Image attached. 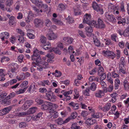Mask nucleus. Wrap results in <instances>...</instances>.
Masks as SVG:
<instances>
[{"label":"nucleus","mask_w":129,"mask_h":129,"mask_svg":"<svg viewBox=\"0 0 129 129\" xmlns=\"http://www.w3.org/2000/svg\"><path fill=\"white\" fill-rule=\"evenodd\" d=\"M31 2L38 7H41L42 8H47L48 6L46 4H43L41 0H30Z\"/></svg>","instance_id":"1"},{"label":"nucleus","mask_w":129,"mask_h":129,"mask_svg":"<svg viewBox=\"0 0 129 129\" xmlns=\"http://www.w3.org/2000/svg\"><path fill=\"white\" fill-rule=\"evenodd\" d=\"M105 27L106 25L102 20L100 18H98L95 28L102 29L104 28Z\"/></svg>","instance_id":"2"},{"label":"nucleus","mask_w":129,"mask_h":129,"mask_svg":"<svg viewBox=\"0 0 129 129\" xmlns=\"http://www.w3.org/2000/svg\"><path fill=\"white\" fill-rule=\"evenodd\" d=\"M105 15L106 19L110 22H112L113 23L116 22V19L112 14H109L107 12H106Z\"/></svg>","instance_id":"3"},{"label":"nucleus","mask_w":129,"mask_h":129,"mask_svg":"<svg viewBox=\"0 0 129 129\" xmlns=\"http://www.w3.org/2000/svg\"><path fill=\"white\" fill-rule=\"evenodd\" d=\"M46 99L50 102H54L56 101V96L52 93H46Z\"/></svg>","instance_id":"4"},{"label":"nucleus","mask_w":129,"mask_h":129,"mask_svg":"<svg viewBox=\"0 0 129 129\" xmlns=\"http://www.w3.org/2000/svg\"><path fill=\"white\" fill-rule=\"evenodd\" d=\"M102 52L105 54V56H109V58L112 59H113L116 56L115 54L112 51L104 50Z\"/></svg>","instance_id":"5"},{"label":"nucleus","mask_w":129,"mask_h":129,"mask_svg":"<svg viewBox=\"0 0 129 129\" xmlns=\"http://www.w3.org/2000/svg\"><path fill=\"white\" fill-rule=\"evenodd\" d=\"M13 106V105L10 106L6 107L2 109L1 112L2 115H4L8 113L12 109Z\"/></svg>","instance_id":"6"},{"label":"nucleus","mask_w":129,"mask_h":129,"mask_svg":"<svg viewBox=\"0 0 129 129\" xmlns=\"http://www.w3.org/2000/svg\"><path fill=\"white\" fill-rule=\"evenodd\" d=\"M111 104L110 103H108L105 105V106L103 107L100 106L99 107V109H101L104 112H106L108 111L110 109Z\"/></svg>","instance_id":"7"},{"label":"nucleus","mask_w":129,"mask_h":129,"mask_svg":"<svg viewBox=\"0 0 129 129\" xmlns=\"http://www.w3.org/2000/svg\"><path fill=\"white\" fill-rule=\"evenodd\" d=\"M34 23L36 27H41L43 24V22L40 19L36 18L34 20Z\"/></svg>","instance_id":"8"},{"label":"nucleus","mask_w":129,"mask_h":129,"mask_svg":"<svg viewBox=\"0 0 129 129\" xmlns=\"http://www.w3.org/2000/svg\"><path fill=\"white\" fill-rule=\"evenodd\" d=\"M91 16L90 14H86L84 16L83 22L87 24H89Z\"/></svg>","instance_id":"9"},{"label":"nucleus","mask_w":129,"mask_h":129,"mask_svg":"<svg viewBox=\"0 0 129 129\" xmlns=\"http://www.w3.org/2000/svg\"><path fill=\"white\" fill-rule=\"evenodd\" d=\"M86 34L88 37L91 36V33L93 31V29L91 27H87L85 28Z\"/></svg>","instance_id":"10"},{"label":"nucleus","mask_w":129,"mask_h":129,"mask_svg":"<svg viewBox=\"0 0 129 129\" xmlns=\"http://www.w3.org/2000/svg\"><path fill=\"white\" fill-rule=\"evenodd\" d=\"M49 113L51 114L49 115V117L51 118L52 119L56 118L58 117L57 113L54 111L53 110H51V111H49Z\"/></svg>","instance_id":"11"},{"label":"nucleus","mask_w":129,"mask_h":129,"mask_svg":"<svg viewBox=\"0 0 129 129\" xmlns=\"http://www.w3.org/2000/svg\"><path fill=\"white\" fill-rule=\"evenodd\" d=\"M47 36L49 40H54L56 38L57 36L53 32L47 34Z\"/></svg>","instance_id":"12"},{"label":"nucleus","mask_w":129,"mask_h":129,"mask_svg":"<svg viewBox=\"0 0 129 129\" xmlns=\"http://www.w3.org/2000/svg\"><path fill=\"white\" fill-rule=\"evenodd\" d=\"M96 122L95 119H92L91 118H88L85 121V123L88 125H91Z\"/></svg>","instance_id":"13"},{"label":"nucleus","mask_w":129,"mask_h":129,"mask_svg":"<svg viewBox=\"0 0 129 129\" xmlns=\"http://www.w3.org/2000/svg\"><path fill=\"white\" fill-rule=\"evenodd\" d=\"M56 122L58 124L61 125L65 123H66L68 122L67 119H66L64 121L62 119L59 118L56 120Z\"/></svg>","instance_id":"14"},{"label":"nucleus","mask_w":129,"mask_h":129,"mask_svg":"<svg viewBox=\"0 0 129 129\" xmlns=\"http://www.w3.org/2000/svg\"><path fill=\"white\" fill-rule=\"evenodd\" d=\"M36 88L35 86L34 83H32L30 86L29 87L28 90L30 93L33 92H36Z\"/></svg>","instance_id":"15"},{"label":"nucleus","mask_w":129,"mask_h":129,"mask_svg":"<svg viewBox=\"0 0 129 129\" xmlns=\"http://www.w3.org/2000/svg\"><path fill=\"white\" fill-rule=\"evenodd\" d=\"M104 92L101 90H98L95 93V96L97 97L100 98L103 95Z\"/></svg>","instance_id":"16"},{"label":"nucleus","mask_w":129,"mask_h":129,"mask_svg":"<svg viewBox=\"0 0 129 129\" xmlns=\"http://www.w3.org/2000/svg\"><path fill=\"white\" fill-rule=\"evenodd\" d=\"M34 17V15L31 11H29L28 14L27 19H26L25 21L27 22L28 23L30 22L31 19Z\"/></svg>","instance_id":"17"},{"label":"nucleus","mask_w":129,"mask_h":129,"mask_svg":"<svg viewBox=\"0 0 129 129\" xmlns=\"http://www.w3.org/2000/svg\"><path fill=\"white\" fill-rule=\"evenodd\" d=\"M9 23L10 25H13L15 23V18L13 16H11L9 18Z\"/></svg>","instance_id":"18"},{"label":"nucleus","mask_w":129,"mask_h":129,"mask_svg":"<svg viewBox=\"0 0 129 129\" xmlns=\"http://www.w3.org/2000/svg\"><path fill=\"white\" fill-rule=\"evenodd\" d=\"M37 108L36 107H32L29 109L27 111L28 113V114H33L36 111L37 109Z\"/></svg>","instance_id":"19"},{"label":"nucleus","mask_w":129,"mask_h":129,"mask_svg":"<svg viewBox=\"0 0 129 129\" xmlns=\"http://www.w3.org/2000/svg\"><path fill=\"white\" fill-rule=\"evenodd\" d=\"M77 113L76 112H73L72 113L71 116L67 118L68 121H70L71 119L75 118L77 116Z\"/></svg>","instance_id":"20"},{"label":"nucleus","mask_w":129,"mask_h":129,"mask_svg":"<svg viewBox=\"0 0 129 129\" xmlns=\"http://www.w3.org/2000/svg\"><path fill=\"white\" fill-rule=\"evenodd\" d=\"M3 70L2 69H0V81H3L5 80L4 78L5 75L3 73Z\"/></svg>","instance_id":"21"},{"label":"nucleus","mask_w":129,"mask_h":129,"mask_svg":"<svg viewBox=\"0 0 129 129\" xmlns=\"http://www.w3.org/2000/svg\"><path fill=\"white\" fill-rule=\"evenodd\" d=\"M39 53L38 50L34 52L32 56V60H34L36 58V57H38V56H40L39 54Z\"/></svg>","instance_id":"22"},{"label":"nucleus","mask_w":129,"mask_h":129,"mask_svg":"<svg viewBox=\"0 0 129 129\" xmlns=\"http://www.w3.org/2000/svg\"><path fill=\"white\" fill-rule=\"evenodd\" d=\"M43 114L42 113H40L37 115L35 116L33 118V120H38L42 116V115Z\"/></svg>","instance_id":"23"},{"label":"nucleus","mask_w":129,"mask_h":129,"mask_svg":"<svg viewBox=\"0 0 129 129\" xmlns=\"http://www.w3.org/2000/svg\"><path fill=\"white\" fill-rule=\"evenodd\" d=\"M104 69L103 68L101 67H99L98 75L100 76L103 74L104 73Z\"/></svg>","instance_id":"24"},{"label":"nucleus","mask_w":129,"mask_h":129,"mask_svg":"<svg viewBox=\"0 0 129 129\" xmlns=\"http://www.w3.org/2000/svg\"><path fill=\"white\" fill-rule=\"evenodd\" d=\"M27 88V87H25L23 89H20L18 91H16V93L17 94L23 93Z\"/></svg>","instance_id":"25"},{"label":"nucleus","mask_w":129,"mask_h":129,"mask_svg":"<svg viewBox=\"0 0 129 129\" xmlns=\"http://www.w3.org/2000/svg\"><path fill=\"white\" fill-rule=\"evenodd\" d=\"M46 38L43 36H42L40 38V42L42 44H45L46 42Z\"/></svg>","instance_id":"26"},{"label":"nucleus","mask_w":129,"mask_h":129,"mask_svg":"<svg viewBox=\"0 0 129 129\" xmlns=\"http://www.w3.org/2000/svg\"><path fill=\"white\" fill-rule=\"evenodd\" d=\"M54 51V52L57 54H60L61 53V52L57 48H53L50 50V52Z\"/></svg>","instance_id":"27"},{"label":"nucleus","mask_w":129,"mask_h":129,"mask_svg":"<svg viewBox=\"0 0 129 129\" xmlns=\"http://www.w3.org/2000/svg\"><path fill=\"white\" fill-rule=\"evenodd\" d=\"M3 103L5 105H10L11 103V102L10 100L5 99L2 100Z\"/></svg>","instance_id":"28"},{"label":"nucleus","mask_w":129,"mask_h":129,"mask_svg":"<svg viewBox=\"0 0 129 129\" xmlns=\"http://www.w3.org/2000/svg\"><path fill=\"white\" fill-rule=\"evenodd\" d=\"M28 81H24L20 85V86L21 87L23 88L25 87H27L28 88V87L26 86L28 85Z\"/></svg>","instance_id":"29"},{"label":"nucleus","mask_w":129,"mask_h":129,"mask_svg":"<svg viewBox=\"0 0 129 129\" xmlns=\"http://www.w3.org/2000/svg\"><path fill=\"white\" fill-rule=\"evenodd\" d=\"M35 102L39 105L42 104L43 103V100H42L40 97L37 98L35 100Z\"/></svg>","instance_id":"30"},{"label":"nucleus","mask_w":129,"mask_h":129,"mask_svg":"<svg viewBox=\"0 0 129 129\" xmlns=\"http://www.w3.org/2000/svg\"><path fill=\"white\" fill-rule=\"evenodd\" d=\"M46 44H44L42 47L45 50H48L50 48L51 44L49 42H48L47 44L46 43Z\"/></svg>","instance_id":"31"},{"label":"nucleus","mask_w":129,"mask_h":129,"mask_svg":"<svg viewBox=\"0 0 129 129\" xmlns=\"http://www.w3.org/2000/svg\"><path fill=\"white\" fill-rule=\"evenodd\" d=\"M123 35L125 37L128 36L129 35V27H127L124 31Z\"/></svg>","instance_id":"32"},{"label":"nucleus","mask_w":129,"mask_h":129,"mask_svg":"<svg viewBox=\"0 0 129 129\" xmlns=\"http://www.w3.org/2000/svg\"><path fill=\"white\" fill-rule=\"evenodd\" d=\"M96 88V85L94 83H93L91 85L90 87V89L93 91H94Z\"/></svg>","instance_id":"33"},{"label":"nucleus","mask_w":129,"mask_h":129,"mask_svg":"<svg viewBox=\"0 0 129 129\" xmlns=\"http://www.w3.org/2000/svg\"><path fill=\"white\" fill-rule=\"evenodd\" d=\"M66 19L67 21L69 23H72L74 21L73 18L69 16L66 18Z\"/></svg>","instance_id":"34"},{"label":"nucleus","mask_w":129,"mask_h":129,"mask_svg":"<svg viewBox=\"0 0 129 129\" xmlns=\"http://www.w3.org/2000/svg\"><path fill=\"white\" fill-rule=\"evenodd\" d=\"M45 24L46 26L49 27L51 25L52 23L49 19H46L45 20Z\"/></svg>","instance_id":"35"},{"label":"nucleus","mask_w":129,"mask_h":129,"mask_svg":"<svg viewBox=\"0 0 129 129\" xmlns=\"http://www.w3.org/2000/svg\"><path fill=\"white\" fill-rule=\"evenodd\" d=\"M56 73L55 74V76L56 77H60L62 75L61 73L59 71H58L57 70H56L55 71Z\"/></svg>","instance_id":"36"},{"label":"nucleus","mask_w":129,"mask_h":129,"mask_svg":"<svg viewBox=\"0 0 129 129\" xmlns=\"http://www.w3.org/2000/svg\"><path fill=\"white\" fill-rule=\"evenodd\" d=\"M10 66L11 67V68L16 70L18 68L17 65L16 63H12L10 65Z\"/></svg>","instance_id":"37"},{"label":"nucleus","mask_w":129,"mask_h":129,"mask_svg":"<svg viewBox=\"0 0 129 129\" xmlns=\"http://www.w3.org/2000/svg\"><path fill=\"white\" fill-rule=\"evenodd\" d=\"M97 22H96L95 21H93L90 22L89 24H88L90 25L91 27H95V26L97 24Z\"/></svg>","instance_id":"38"},{"label":"nucleus","mask_w":129,"mask_h":129,"mask_svg":"<svg viewBox=\"0 0 129 129\" xmlns=\"http://www.w3.org/2000/svg\"><path fill=\"white\" fill-rule=\"evenodd\" d=\"M93 8H100L99 5H98L95 2H93L92 4Z\"/></svg>","instance_id":"39"},{"label":"nucleus","mask_w":129,"mask_h":129,"mask_svg":"<svg viewBox=\"0 0 129 129\" xmlns=\"http://www.w3.org/2000/svg\"><path fill=\"white\" fill-rule=\"evenodd\" d=\"M101 114L100 113H96V114H93L91 115L94 118H99L100 117V115H101Z\"/></svg>","instance_id":"40"},{"label":"nucleus","mask_w":129,"mask_h":129,"mask_svg":"<svg viewBox=\"0 0 129 129\" xmlns=\"http://www.w3.org/2000/svg\"><path fill=\"white\" fill-rule=\"evenodd\" d=\"M13 3L12 0H7L6 3V4L7 6L10 7Z\"/></svg>","instance_id":"41"},{"label":"nucleus","mask_w":129,"mask_h":129,"mask_svg":"<svg viewBox=\"0 0 129 129\" xmlns=\"http://www.w3.org/2000/svg\"><path fill=\"white\" fill-rule=\"evenodd\" d=\"M33 61H35L37 62L40 63L41 62V58L40 57V55L38 56V57H36V58L34 60H33Z\"/></svg>","instance_id":"42"},{"label":"nucleus","mask_w":129,"mask_h":129,"mask_svg":"<svg viewBox=\"0 0 129 129\" xmlns=\"http://www.w3.org/2000/svg\"><path fill=\"white\" fill-rule=\"evenodd\" d=\"M95 10L97 11L99 13L101 14L103 13L104 11L102 9H94Z\"/></svg>","instance_id":"43"},{"label":"nucleus","mask_w":129,"mask_h":129,"mask_svg":"<svg viewBox=\"0 0 129 129\" xmlns=\"http://www.w3.org/2000/svg\"><path fill=\"white\" fill-rule=\"evenodd\" d=\"M76 123H74L72 124V128L73 129H79L80 128L79 126H77L76 125Z\"/></svg>","instance_id":"44"},{"label":"nucleus","mask_w":129,"mask_h":129,"mask_svg":"<svg viewBox=\"0 0 129 129\" xmlns=\"http://www.w3.org/2000/svg\"><path fill=\"white\" fill-rule=\"evenodd\" d=\"M46 57L48 58L53 59L54 58V56L52 53L48 54L46 56Z\"/></svg>","instance_id":"45"},{"label":"nucleus","mask_w":129,"mask_h":129,"mask_svg":"<svg viewBox=\"0 0 129 129\" xmlns=\"http://www.w3.org/2000/svg\"><path fill=\"white\" fill-rule=\"evenodd\" d=\"M25 102L29 107L33 104V101L31 100H27Z\"/></svg>","instance_id":"46"},{"label":"nucleus","mask_w":129,"mask_h":129,"mask_svg":"<svg viewBox=\"0 0 129 129\" xmlns=\"http://www.w3.org/2000/svg\"><path fill=\"white\" fill-rule=\"evenodd\" d=\"M23 56L22 55H20L18 57V59L19 61L21 63L23 61Z\"/></svg>","instance_id":"47"},{"label":"nucleus","mask_w":129,"mask_h":129,"mask_svg":"<svg viewBox=\"0 0 129 129\" xmlns=\"http://www.w3.org/2000/svg\"><path fill=\"white\" fill-rule=\"evenodd\" d=\"M118 46L121 48H123L124 47V43L123 41L119 42L118 43Z\"/></svg>","instance_id":"48"},{"label":"nucleus","mask_w":129,"mask_h":129,"mask_svg":"<svg viewBox=\"0 0 129 129\" xmlns=\"http://www.w3.org/2000/svg\"><path fill=\"white\" fill-rule=\"evenodd\" d=\"M94 42L96 46L98 47L100 46V42L97 39H95L94 40Z\"/></svg>","instance_id":"49"},{"label":"nucleus","mask_w":129,"mask_h":129,"mask_svg":"<svg viewBox=\"0 0 129 129\" xmlns=\"http://www.w3.org/2000/svg\"><path fill=\"white\" fill-rule=\"evenodd\" d=\"M45 102L47 103V106L50 107H51L50 106H52V107H54L55 106V104H53L51 102Z\"/></svg>","instance_id":"50"},{"label":"nucleus","mask_w":129,"mask_h":129,"mask_svg":"<svg viewBox=\"0 0 129 129\" xmlns=\"http://www.w3.org/2000/svg\"><path fill=\"white\" fill-rule=\"evenodd\" d=\"M112 77L114 78H117L119 77V75L116 73L115 71H113L112 72Z\"/></svg>","instance_id":"51"},{"label":"nucleus","mask_w":129,"mask_h":129,"mask_svg":"<svg viewBox=\"0 0 129 129\" xmlns=\"http://www.w3.org/2000/svg\"><path fill=\"white\" fill-rule=\"evenodd\" d=\"M108 88V91L110 92L113 89V87L112 84L110 85Z\"/></svg>","instance_id":"52"},{"label":"nucleus","mask_w":129,"mask_h":129,"mask_svg":"<svg viewBox=\"0 0 129 129\" xmlns=\"http://www.w3.org/2000/svg\"><path fill=\"white\" fill-rule=\"evenodd\" d=\"M117 37V35L116 34H113L111 36V39L112 40L116 42V38Z\"/></svg>","instance_id":"53"},{"label":"nucleus","mask_w":129,"mask_h":129,"mask_svg":"<svg viewBox=\"0 0 129 129\" xmlns=\"http://www.w3.org/2000/svg\"><path fill=\"white\" fill-rule=\"evenodd\" d=\"M116 51L117 52V58L118 59L120 56V51L119 50H117Z\"/></svg>","instance_id":"54"},{"label":"nucleus","mask_w":129,"mask_h":129,"mask_svg":"<svg viewBox=\"0 0 129 129\" xmlns=\"http://www.w3.org/2000/svg\"><path fill=\"white\" fill-rule=\"evenodd\" d=\"M78 33L80 36L82 38H85L86 37V36L82 31L79 30Z\"/></svg>","instance_id":"55"},{"label":"nucleus","mask_w":129,"mask_h":129,"mask_svg":"<svg viewBox=\"0 0 129 129\" xmlns=\"http://www.w3.org/2000/svg\"><path fill=\"white\" fill-rule=\"evenodd\" d=\"M15 94L14 92H12L10 94V95H9L7 96V98L9 99H10L11 98L15 96Z\"/></svg>","instance_id":"56"},{"label":"nucleus","mask_w":129,"mask_h":129,"mask_svg":"<svg viewBox=\"0 0 129 129\" xmlns=\"http://www.w3.org/2000/svg\"><path fill=\"white\" fill-rule=\"evenodd\" d=\"M119 70L121 71L123 74H125L126 73L125 71V67L119 68Z\"/></svg>","instance_id":"57"},{"label":"nucleus","mask_w":129,"mask_h":129,"mask_svg":"<svg viewBox=\"0 0 129 129\" xmlns=\"http://www.w3.org/2000/svg\"><path fill=\"white\" fill-rule=\"evenodd\" d=\"M29 106L25 102L22 106L23 109L24 110H26L29 107Z\"/></svg>","instance_id":"58"},{"label":"nucleus","mask_w":129,"mask_h":129,"mask_svg":"<svg viewBox=\"0 0 129 129\" xmlns=\"http://www.w3.org/2000/svg\"><path fill=\"white\" fill-rule=\"evenodd\" d=\"M26 125V124L24 122H21L19 123V126L20 127L22 128V127H24Z\"/></svg>","instance_id":"59"},{"label":"nucleus","mask_w":129,"mask_h":129,"mask_svg":"<svg viewBox=\"0 0 129 129\" xmlns=\"http://www.w3.org/2000/svg\"><path fill=\"white\" fill-rule=\"evenodd\" d=\"M27 36L30 39H33L34 38L35 36L31 33H28L27 34Z\"/></svg>","instance_id":"60"},{"label":"nucleus","mask_w":129,"mask_h":129,"mask_svg":"<svg viewBox=\"0 0 129 129\" xmlns=\"http://www.w3.org/2000/svg\"><path fill=\"white\" fill-rule=\"evenodd\" d=\"M5 2V0H0V8H4V6L3 4Z\"/></svg>","instance_id":"61"},{"label":"nucleus","mask_w":129,"mask_h":129,"mask_svg":"<svg viewBox=\"0 0 129 129\" xmlns=\"http://www.w3.org/2000/svg\"><path fill=\"white\" fill-rule=\"evenodd\" d=\"M100 83L102 85V87L103 88H105L106 87V85L105 83L103 81H101Z\"/></svg>","instance_id":"62"},{"label":"nucleus","mask_w":129,"mask_h":129,"mask_svg":"<svg viewBox=\"0 0 129 129\" xmlns=\"http://www.w3.org/2000/svg\"><path fill=\"white\" fill-rule=\"evenodd\" d=\"M73 40V38L68 37L67 42L68 43L71 44Z\"/></svg>","instance_id":"63"},{"label":"nucleus","mask_w":129,"mask_h":129,"mask_svg":"<svg viewBox=\"0 0 129 129\" xmlns=\"http://www.w3.org/2000/svg\"><path fill=\"white\" fill-rule=\"evenodd\" d=\"M42 67L43 68L46 69V68L47 67V66L48 65V62H44L42 63Z\"/></svg>","instance_id":"64"}]
</instances>
